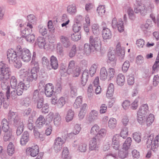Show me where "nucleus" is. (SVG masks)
<instances>
[{
  "label": "nucleus",
  "mask_w": 159,
  "mask_h": 159,
  "mask_svg": "<svg viewBox=\"0 0 159 159\" xmlns=\"http://www.w3.org/2000/svg\"><path fill=\"white\" fill-rule=\"evenodd\" d=\"M97 11L99 15H102L105 13V11L104 6H99L97 8Z\"/></svg>",
  "instance_id": "0e129e2a"
},
{
  "label": "nucleus",
  "mask_w": 159,
  "mask_h": 159,
  "mask_svg": "<svg viewBox=\"0 0 159 159\" xmlns=\"http://www.w3.org/2000/svg\"><path fill=\"white\" fill-rule=\"evenodd\" d=\"M46 120L44 117L41 115L37 118L35 122V127L38 129H40L43 126Z\"/></svg>",
  "instance_id": "a211bd4d"
},
{
  "label": "nucleus",
  "mask_w": 159,
  "mask_h": 159,
  "mask_svg": "<svg viewBox=\"0 0 159 159\" xmlns=\"http://www.w3.org/2000/svg\"><path fill=\"white\" fill-rule=\"evenodd\" d=\"M74 112L71 109H69L67 111L66 117V120L67 122L71 121L73 119Z\"/></svg>",
  "instance_id": "f704fd0d"
},
{
  "label": "nucleus",
  "mask_w": 159,
  "mask_h": 159,
  "mask_svg": "<svg viewBox=\"0 0 159 159\" xmlns=\"http://www.w3.org/2000/svg\"><path fill=\"white\" fill-rule=\"evenodd\" d=\"M7 56L9 62H12L17 60L18 56L14 50L12 49H9L7 52Z\"/></svg>",
  "instance_id": "4468645a"
},
{
  "label": "nucleus",
  "mask_w": 159,
  "mask_h": 159,
  "mask_svg": "<svg viewBox=\"0 0 159 159\" xmlns=\"http://www.w3.org/2000/svg\"><path fill=\"white\" fill-rule=\"evenodd\" d=\"M116 53L117 55L121 57H123L125 54V49L124 47H121L120 44L118 43L116 46Z\"/></svg>",
  "instance_id": "5701e85b"
},
{
  "label": "nucleus",
  "mask_w": 159,
  "mask_h": 159,
  "mask_svg": "<svg viewBox=\"0 0 159 159\" xmlns=\"http://www.w3.org/2000/svg\"><path fill=\"white\" fill-rule=\"evenodd\" d=\"M114 91V86L113 84L110 83L108 85L106 93V96L107 97L112 96Z\"/></svg>",
  "instance_id": "2f4dec72"
},
{
  "label": "nucleus",
  "mask_w": 159,
  "mask_h": 159,
  "mask_svg": "<svg viewBox=\"0 0 159 159\" xmlns=\"http://www.w3.org/2000/svg\"><path fill=\"white\" fill-rule=\"evenodd\" d=\"M99 127L97 125H95L91 128L90 133L92 134L96 135L98 134Z\"/></svg>",
  "instance_id": "338daca9"
},
{
  "label": "nucleus",
  "mask_w": 159,
  "mask_h": 159,
  "mask_svg": "<svg viewBox=\"0 0 159 159\" xmlns=\"http://www.w3.org/2000/svg\"><path fill=\"white\" fill-rule=\"evenodd\" d=\"M121 140V139L118 134H116L113 136L112 146L114 149L116 150L119 149L120 141Z\"/></svg>",
  "instance_id": "2eb2a0df"
},
{
  "label": "nucleus",
  "mask_w": 159,
  "mask_h": 159,
  "mask_svg": "<svg viewBox=\"0 0 159 159\" xmlns=\"http://www.w3.org/2000/svg\"><path fill=\"white\" fill-rule=\"evenodd\" d=\"M50 65L51 66V70L53 69L56 70L58 68V61L57 57L54 55L52 56L50 58Z\"/></svg>",
  "instance_id": "f3484780"
},
{
  "label": "nucleus",
  "mask_w": 159,
  "mask_h": 159,
  "mask_svg": "<svg viewBox=\"0 0 159 159\" xmlns=\"http://www.w3.org/2000/svg\"><path fill=\"white\" fill-rule=\"evenodd\" d=\"M67 11L70 14L73 15L76 12V8L75 5H71L68 6Z\"/></svg>",
  "instance_id": "a18cd8bd"
},
{
  "label": "nucleus",
  "mask_w": 159,
  "mask_h": 159,
  "mask_svg": "<svg viewBox=\"0 0 159 159\" xmlns=\"http://www.w3.org/2000/svg\"><path fill=\"white\" fill-rule=\"evenodd\" d=\"M31 64L33 66L30 71H27L25 69H21L20 70L19 74H21L30 80L35 81L38 78V72L39 71V67L38 62L36 61H31Z\"/></svg>",
  "instance_id": "f03ea898"
},
{
  "label": "nucleus",
  "mask_w": 159,
  "mask_h": 159,
  "mask_svg": "<svg viewBox=\"0 0 159 159\" xmlns=\"http://www.w3.org/2000/svg\"><path fill=\"white\" fill-rule=\"evenodd\" d=\"M121 123L122 127H128V126L130 124L128 117L127 116L123 117L121 120Z\"/></svg>",
  "instance_id": "72a5a7b5"
},
{
  "label": "nucleus",
  "mask_w": 159,
  "mask_h": 159,
  "mask_svg": "<svg viewBox=\"0 0 159 159\" xmlns=\"http://www.w3.org/2000/svg\"><path fill=\"white\" fill-rule=\"evenodd\" d=\"M82 99L81 96H79L77 98L73 104V107L77 109L80 107L82 103Z\"/></svg>",
  "instance_id": "c03bdc74"
},
{
  "label": "nucleus",
  "mask_w": 159,
  "mask_h": 159,
  "mask_svg": "<svg viewBox=\"0 0 159 159\" xmlns=\"http://www.w3.org/2000/svg\"><path fill=\"white\" fill-rule=\"evenodd\" d=\"M42 63L44 67L46 68L48 70H51V66L50 65V62L47 57H43L42 58Z\"/></svg>",
  "instance_id": "c85d7f7f"
},
{
  "label": "nucleus",
  "mask_w": 159,
  "mask_h": 159,
  "mask_svg": "<svg viewBox=\"0 0 159 159\" xmlns=\"http://www.w3.org/2000/svg\"><path fill=\"white\" fill-rule=\"evenodd\" d=\"M42 99L39 97V91L38 90H35L34 91L32 97V100L34 102H37L39 100Z\"/></svg>",
  "instance_id": "603ef678"
},
{
  "label": "nucleus",
  "mask_w": 159,
  "mask_h": 159,
  "mask_svg": "<svg viewBox=\"0 0 159 159\" xmlns=\"http://www.w3.org/2000/svg\"><path fill=\"white\" fill-rule=\"evenodd\" d=\"M145 41L143 39H140L137 40L136 44L139 48H143L145 46Z\"/></svg>",
  "instance_id": "e2e57ef3"
},
{
  "label": "nucleus",
  "mask_w": 159,
  "mask_h": 159,
  "mask_svg": "<svg viewBox=\"0 0 159 159\" xmlns=\"http://www.w3.org/2000/svg\"><path fill=\"white\" fill-rule=\"evenodd\" d=\"M108 80H110L113 78L115 75V70L113 68H110L108 69Z\"/></svg>",
  "instance_id": "8fccbe9b"
},
{
  "label": "nucleus",
  "mask_w": 159,
  "mask_h": 159,
  "mask_svg": "<svg viewBox=\"0 0 159 159\" xmlns=\"http://www.w3.org/2000/svg\"><path fill=\"white\" fill-rule=\"evenodd\" d=\"M128 127H122L120 132V136L121 139L127 137L128 134Z\"/></svg>",
  "instance_id": "a19ab883"
},
{
  "label": "nucleus",
  "mask_w": 159,
  "mask_h": 159,
  "mask_svg": "<svg viewBox=\"0 0 159 159\" xmlns=\"http://www.w3.org/2000/svg\"><path fill=\"white\" fill-rule=\"evenodd\" d=\"M108 72L104 67L101 68L100 72V78L101 80H105L108 77Z\"/></svg>",
  "instance_id": "393cba45"
},
{
  "label": "nucleus",
  "mask_w": 159,
  "mask_h": 159,
  "mask_svg": "<svg viewBox=\"0 0 159 159\" xmlns=\"http://www.w3.org/2000/svg\"><path fill=\"white\" fill-rule=\"evenodd\" d=\"M19 75L23 81L20 82L16 87V92L18 96L22 95L23 91L27 90L30 87V83L32 82L21 74H19Z\"/></svg>",
  "instance_id": "20e7f679"
},
{
  "label": "nucleus",
  "mask_w": 159,
  "mask_h": 159,
  "mask_svg": "<svg viewBox=\"0 0 159 159\" xmlns=\"http://www.w3.org/2000/svg\"><path fill=\"white\" fill-rule=\"evenodd\" d=\"M152 26V21L150 19H148L144 25H142L141 26V28L144 30L147 29H149Z\"/></svg>",
  "instance_id": "09e8293b"
},
{
  "label": "nucleus",
  "mask_w": 159,
  "mask_h": 159,
  "mask_svg": "<svg viewBox=\"0 0 159 159\" xmlns=\"http://www.w3.org/2000/svg\"><path fill=\"white\" fill-rule=\"evenodd\" d=\"M22 20L20 19L18 20L16 23H18L19 26L21 27V32L22 36L25 37V36L30 35L32 33L33 26L29 22H26L25 24L22 25Z\"/></svg>",
  "instance_id": "423d86ee"
},
{
  "label": "nucleus",
  "mask_w": 159,
  "mask_h": 159,
  "mask_svg": "<svg viewBox=\"0 0 159 159\" xmlns=\"http://www.w3.org/2000/svg\"><path fill=\"white\" fill-rule=\"evenodd\" d=\"M89 73L88 70H84L82 74L81 84L83 86H84L87 81L88 78Z\"/></svg>",
  "instance_id": "bb28decb"
},
{
  "label": "nucleus",
  "mask_w": 159,
  "mask_h": 159,
  "mask_svg": "<svg viewBox=\"0 0 159 159\" xmlns=\"http://www.w3.org/2000/svg\"><path fill=\"white\" fill-rule=\"evenodd\" d=\"M154 8L153 4L148 2L141 4L139 6H135L134 11L136 13H139L142 16L145 15L148 13L151 12Z\"/></svg>",
  "instance_id": "39448f33"
},
{
  "label": "nucleus",
  "mask_w": 159,
  "mask_h": 159,
  "mask_svg": "<svg viewBox=\"0 0 159 159\" xmlns=\"http://www.w3.org/2000/svg\"><path fill=\"white\" fill-rule=\"evenodd\" d=\"M128 154V152L127 151L122 148V151H119L118 155L116 153H110L107 154V156H111L115 158H116L118 156L121 159H123L126 157Z\"/></svg>",
  "instance_id": "9b49d317"
},
{
  "label": "nucleus",
  "mask_w": 159,
  "mask_h": 159,
  "mask_svg": "<svg viewBox=\"0 0 159 159\" xmlns=\"http://www.w3.org/2000/svg\"><path fill=\"white\" fill-rule=\"evenodd\" d=\"M18 58L20 59L25 62H29L31 59V54L30 50L26 48H23V51L19 57Z\"/></svg>",
  "instance_id": "6e6552de"
},
{
  "label": "nucleus",
  "mask_w": 159,
  "mask_h": 159,
  "mask_svg": "<svg viewBox=\"0 0 159 159\" xmlns=\"http://www.w3.org/2000/svg\"><path fill=\"white\" fill-rule=\"evenodd\" d=\"M39 148L37 145L32 147H28L26 150L27 154L32 157L36 156L39 153Z\"/></svg>",
  "instance_id": "f8f14e48"
},
{
  "label": "nucleus",
  "mask_w": 159,
  "mask_h": 159,
  "mask_svg": "<svg viewBox=\"0 0 159 159\" xmlns=\"http://www.w3.org/2000/svg\"><path fill=\"white\" fill-rule=\"evenodd\" d=\"M61 45L65 48H70L71 43L69 39L66 36L61 35L59 37Z\"/></svg>",
  "instance_id": "ddd939ff"
},
{
  "label": "nucleus",
  "mask_w": 159,
  "mask_h": 159,
  "mask_svg": "<svg viewBox=\"0 0 159 159\" xmlns=\"http://www.w3.org/2000/svg\"><path fill=\"white\" fill-rule=\"evenodd\" d=\"M93 48L88 43H85L84 45V48L83 50L84 53L86 55H89Z\"/></svg>",
  "instance_id": "ea45409f"
},
{
  "label": "nucleus",
  "mask_w": 159,
  "mask_h": 159,
  "mask_svg": "<svg viewBox=\"0 0 159 159\" xmlns=\"http://www.w3.org/2000/svg\"><path fill=\"white\" fill-rule=\"evenodd\" d=\"M29 133L27 131H25L23 134L20 139V143L22 145H25L29 141Z\"/></svg>",
  "instance_id": "aec40b11"
},
{
  "label": "nucleus",
  "mask_w": 159,
  "mask_h": 159,
  "mask_svg": "<svg viewBox=\"0 0 159 159\" xmlns=\"http://www.w3.org/2000/svg\"><path fill=\"white\" fill-rule=\"evenodd\" d=\"M27 20L32 25L35 23L36 20V18L33 14H30L27 16Z\"/></svg>",
  "instance_id": "864d4df0"
},
{
  "label": "nucleus",
  "mask_w": 159,
  "mask_h": 159,
  "mask_svg": "<svg viewBox=\"0 0 159 159\" xmlns=\"http://www.w3.org/2000/svg\"><path fill=\"white\" fill-rule=\"evenodd\" d=\"M98 148L97 144V139L95 138L91 139L89 142V150L92 151Z\"/></svg>",
  "instance_id": "b1692460"
},
{
  "label": "nucleus",
  "mask_w": 159,
  "mask_h": 159,
  "mask_svg": "<svg viewBox=\"0 0 159 159\" xmlns=\"http://www.w3.org/2000/svg\"><path fill=\"white\" fill-rule=\"evenodd\" d=\"M102 34L103 39H107L111 38L112 34L111 31L109 29L103 27Z\"/></svg>",
  "instance_id": "6ab92c4d"
},
{
  "label": "nucleus",
  "mask_w": 159,
  "mask_h": 159,
  "mask_svg": "<svg viewBox=\"0 0 159 159\" xmlns=\"http://www.w3.org/2000/svg\"><path fill=\"white\" fill-rule=\"evenodd\" d=\"M1 125L3 131L5 132H8L9 127L7 120L5 119H3L2 120Z\"/></svg>",
  "instance_id": "473e14b6"
},
{
  "label": "nucleus",
  "mask_w": 159,
  "mask_h": 159,
  "mask_svg": "<svg viewBox=\"0 0 159 159\" xmlns=\"http://www.w3.org/2000/svg\"><path fill=\"white\" fill-rule=\"evenodd\" d=\"M75 21L76 22L74 23L73 26V30L75 33H76L81 30V25L77 19H76Z\"/></svg>",
  "instance_id": "c9c22d12"
},
{
  "label": "nucleus",
  "mask_w": 159,
  "mask_h": 159,
  "mask_svg": "<svg viewBox=\"0 0 159 159\" xmlns=\"http://www.w3.org/2000/svg\"><path fill=\"white\" fill-rule=\"evenodd\" d=\"M112 27L114 28L117 27L118 31L121 32L124 30L123 23L122 20L119 19L118 22L116 18H114L112 21L111 24Z\"/></svg>",
  "instance_id": "9d476101"
},
{
  "label": "nucleus",
  "mask_w": 159,
  "mask_h": 159,
  "mask_svg": "<svg viewBox=\"0 0 159 159\" xmlns=\"http://www.w3.org/2000/svg\"><path fill=\"white\" fill-rule=\"evenodd\" d=\"M116 82L120 86L123 85L125 82V77L124 75L122 74L118 75L116 77Z\"/></svg>",
  "instance_id": "a878e982"
},
{
  "label": "nucleus",
  "mask_w": 159,
  "mask_h": 159,
  "mask_svg": "<svg viewBox=\"0 0 159 159\" xmlns=\"http://www.w3.org/2000/svg\"><path fill=\"white\" fill-rule=\"evenodd\" d=\"M38 30L39 33L43 36L45 35L47 33V29L45 27L42 25H40L38 26Z\"/></svg>",
  "instance_id": "052dcab7"
},
{
  "label": "nucleus",
  "mask_w": 159,
  "mask_h": 159,
  "mask_svg": "<svg viewBox=\"0 0 159 159\" xmlns=\"http://www.w3.org/2000/svg\"><path fill=\"white\" fill-rule=\"evenodd\" d=\"M148 112V107L147 104H145L141 106L138 111L137 115H146Z\"/></svg>",
  "instance_id": "412c9836"
},
{
  "label": "nucleus",
  "mask_w": 159,
  "mask_h": 159,
  "mask_svg": "<svg viewBox=\"0 0 159 159\" xmlns=\"http://www.w3.org/2000/svg\"><path fill=\"white\" fill-rule=\"evenodd\" d=\"M98 112L95 110H93L90 113L89 116L87 118V120L91 123L98 118Z\"/></svg>",
  "instance_id": "4be33fe9"
},
{
  "label": "nucleus",
  "mask_w": 159,
  "mask_h": 159,
  "mask_svg": "<svg viewBox=\"0 0 159 159\" xmlns=\"http://www.w3.org/2000/svg\"><path fill=\"white\" fill-rule=\"evenodd\" d=\"M15 147L13 143L10 142L7 148V152L9 155H12L15 152Z\"/></svg>",
  "instance_id": "58836bf2"
},
{
  "label": "nucleus",
  "mask_w": 159,
  "mask_h": 159,
  "mask_svg": "<svg viewBox=\"0 0 159 159\" xmlns=\"http://www.w3.org/2000/svg\"><path fill=\"white\" fill-rule=\"evenodd\" d=\"M63 47L61 45V43L58 42L57 44L56 50L57 53L61 56H63Z\"/></svg>",
  "instance_id": "79ce46f5"
},
{
  "label": "nucleus",
  "mask_w": 159,
  "mask_h": 159,
  "mask_svg": "<svg viewBox=\"0 0 159 159\" xmlns=\"http://www.w3.org/2000/svg\"><path fill=\"white\" fill-rule=\"evenodd\" d=\"M154 120L153 115L150 114L146 120V124L147 126H149L153 123Z\"/></svg>",
  "instance_id": "6e6d98bb"
},
{
  "label": "nucleus",
  "mask_w": 159,
  "mask_h": 159,
  "mask_svg": "<svg viewBox=\"0 0 159 159\" xmlns=\"http://www.w3.org/2000/svg\"><path fill=\"white\" fill-rule=\"evenodd\" d=\"M127 12L129 18L132 20H134L135 18V16L133 10L131 8H129Z\"/></svg>",
  "instance_id": "69168bd1"
},
{
  "label": "nucleus",
  "mask_w": 159,
  "mask_h": 159,
  "mask_svg": "<svg viewBox=\"0 0 159 159\" xmlns=\"http://www.w3.org/2000/svg\"><path fill=\"white\" fill-rule=\"evenodd\" d=\"M90 43L96 50L101 47V42L98 37L91 36L89 37Z\"/></svg>",
  "instance_id": "1a4fd4ad"
},
{
  "label": "nucleus",
  "mask_w": 159,
  "mask_h": 159,
  "mask_svg": "<svg viewBox=\"0 0 159 159\" xmlns=\"http://www.w3.org/2000/svg\"><path fill=\"white\" fill-rule=\"evenodd\" d=\"M81 38V34L80 33H75V34H73L71 35L72 40L74 41H78Z\"/></svg>",
  "instance_id": "680f3d73"
},
{
  "label": "nucleus",
  "mask_w": 159,
  "mask_h": 159,
  "mask_svg": "<svg viewBox=\"0 0 159 159\" xmlns=\"http://www.w3.org/2000/svg\"><path fill=\"white\" fill-rule=\"evenodd\" d=\"M98 66L97 64L94 63L92 65L89 71V74L91 76H93L96 73Z\"/></svg>",
  "instance_id": "49530a36"
},
{
  "label": "nucleus",
  "mask_w": 159,
  "mask_h": 159,
  "mask_svg": "<svg viewBox=\"0 0 159 159\" xmlns=\"http://www.w3.org/2000/svg\"><path fill=\"white\" fill-rule=\"evenodd\" d=\"M62 158L63 159H71V157L69 154L68 149L67 148H64L62 152Z\"/></svg>",
  "instance_id": "4c0bfd02"
},
{
  "label": "nucleus",
  "mask_w": 159,
  "mask_h": 159,
  "mask_svg": "<svg viewBox=\"0 0 159 159\" xmlns=\"http://www.w3.org/2000/svg\"><path fill=\"white\" fill-rule=\"evenodd\" d=\"M61 118L59 114L57 113H55L53 118V123L54 125L56 126H59L61 124Z\"/></svg>",
  "instance_id": "cd10ccee"
},
{
  "label": "nucleus",
  "mask_w": 159,
  "mask_h": 159,
  "mask_svg": "<svg viewBox=\"0 0 159 159\" xmlns=\"http://www.w3.org/2000/svg\"><path fill=\"white\" fill-rule=\"evenodd\" d=\"M117 121L115 118H111L108 121V127L111 129L115 128L117 125Z\"/></svg>",
  "instance_id": "c756f323"
},
{
  "label": "nucleus",
  "mask_w": 159,
  "mask_h": 159,
  "mask_svg": "<svg viewBox=\"0 0 159 159\" xmlns=\"http://www.w3.org/2000/svg\"><path fill=\"white\" fill-rule=\"evenodd\" d=\"M26 40L29 42L33 43L34 42L35 39V35L31 33L30 35L25 36V37Z\"/></svg>",
  "instance_id": "774afa93"
},
{
  "label": "nucleus",
  "mask_w": 159,
  "mask_h": 159,
  "mask_svg": "<svg viewBox=\"0 0 159 159\" xmlns=\"http://www.w3.org/2000/svg\"><path fill=\"white\" fill-rule=\"evenodd\" d=\"M66 100L65 98L63 97H60L57 101V107L59 108H61L66 104Z\"/></svg>",
  "instance_id": "37998d69"
},
{
  "label": "nucleus",
  "mask_w": 159,
  "mask_h": 159,
  "mask_svg": "<svg viewBox=\"0 0 159 159\" xmlns=\"http://www.w3.org/2000/svg\"><path fill=\"white\" fill-rule=\"evenodd\" d=\"M133 138L134 140L138 143H139L141 141V135L139 133L135 132L133 134Z\"/></svg>",
  "instance_id": "13d9d810"
},
{
  "label": "nucleus",
  "mask_w": 159,
  "mask_h": 159,
  "mask_svg": "<svg viewBox=\"0 0 159 159\" xmlns=\"http://www.w3.org/2000/svg\"><path fill=\"white\" fill-rule=\"evenodd\" d=\"M37 43L38 46L40 48H43L44 49L45 45L46 44L45 39L43 37H39L37 40Z\"/></svg>",
  "instance_id": "7c9ffc66"
},
{
  "label": "nucleus",
  "mask_w": 159,
  "mask_h": 159,
  "mask_svg": "<svg viewBox=\"0 0 159 159\" xmlns=\"http://www.w3.org/2000/svg\"><path fill=\"white\" fill-rule=\"evenodd\" d=\"M60 73L61 74V76H66L68 74H70V73L67 72V70H66V66L62 65L60 67Z\"/></svg>",
  "instance_id": "bf43d9fd"
},
{
  "label": "nucleus",
  "mask_w": 159,
  "mask_h": 159,
  "mask_svg": "<svg viewBox=\"0 0 159 159\" xmlns=\"http://www.w3.org/2000/svg\"><path fill=\"white\" fill-rule=\"evenodd\" d=\"M7 118L10 121L12 122V124L17 127L16 133L18 136L20 135L24 130L23 122L17 112L11 111H9Z\"/></svg>",
  "instance_id": "7ed1b4c3"
},
{
  "label": "nucleus",
  "mask_w": 159,
  "mask_h": 159,
  "mask_svg": "<svg viewBox=\"0 0 159 159\" xmlns=\"http://www.w3.org/2000/svg\"><path fill=\"white\" fill-rule=\"evenodd\" d=\"M87 147V144L86 143H82L79 145L78 150L81 152H85Z\"/></svg>",
  "instance_id": "3c124183"
},
{
  "label": "nucleus",
  "mask_w": 159,
  "mask_h": 159,
  "mask_svg": "<svg viewBox=\"0 0 159 159\" xmlns=\"http://www.w3.org/2000/svg\"><path fill=\"white\" fill-rule=\"evenodd\" d=\"M132 142V139L130 137H128L123 145V149L124 150H127L129 148Z\"/></svg>",
  "instance_id": "e433bc0d"
},
{
  "label": "nucleus",
  "mask_w": 159,
  "mask_h": 159,
  "mask_svg": "<svg viewBox=\"0 0 159 159\" xmlns=\"http://www.w3.org/2000/svg\"><path fill=\"white\" fill-rule=\"evenodd\" d=\"M146 144L148 148H150L151 146V150L155 152L159 145V134L155 137L153 142L152 138L149 137L147 141Z\"/></svg>",
  "instance_id": "0eeeda50"
},
{
  "label": "nucleus",
  "mask_w": 159,
  "mask_h": 159,
  "mask_svg": "<svg viewBox=\"0 0 159 159\" xmlns=\"http://www.w3.org/2000/svg\"><path fill=\"white\" fill-rule=\"evenodd\" d=\"M10 84L11 86L12 89H15L16 87L17 81L15 76H11L10 80Z\"/></svg>",
  "instance_id": "5fc2aeb1"
},
{
  "label": "nucleus",
  "mask_w": 159,
  "mask_h": 159,
  "mask_svg": "<svg viewBox=\"0 0 159 159\" xmlns=\"http://www.w3.org/2000/svg\"><path fill=\"white\" fill-rule=\"evenodd\" d=\"M3 137V140L5 141H10L14 139V137L12 134V133L10 131L5 132Z\"/></svg>",
  "instance_id": "de8ad7c7"
},
{
  "label": "nucleus",
  "mask_w": 159,
  "mask_h": 159,
  "mask_svg": "<svg viewBox=\"0 0 159 159\" xmlns=\"http://www.w3.org/2000/svg\"><path fill=\"white\" fill-rule=\"evenodd\" d=\"M44 90L46 96L47 97H51L54 92V86L52 84H48L45 86Z\"/></svg>",
  "instance_id": "dca6fc26"
},
{
  "label": "nucleus",
  "mask_w": 159,
  "mask_h": 159,
  "mask_svg": "<svg viewBox=\"0 0 159 159\" xmlns=\"http://www.w3.org/2000/svg\"><path fill=\"white\" fill-rule=\"evenodd\" d=\"M11 75L10 69L2 61H0V80L2 81L1 87L3 90L6 91L7 99L10 97V87L7 82Z\"/></svg>",
  "instance_id": "f257e3e1"
},
{
  "label": "nucleus",
  "mask_w": 159,
  "mask_h": 159,
  "mask_svg": "<svg viewBox=\"0 0 159 159\" xmlns=\"http://www.w3.org/2000/svg\"><path fill=\"white\" fill-rule=\"evenodd\" d=\"M92 27V31L93 34L96 35H98L100 34L98 25L97 24H93Z\"/></svg>",
  "instance_id": "4d7b16f0"
}]
</instances>
